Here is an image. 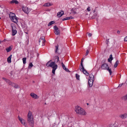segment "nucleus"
Segmentation results:
<instances>
[{"mask_svg": "<svg viewBox=\"0 0 127 127\" xmlns=\"http://www.w3.org/2000/svg\"><path fill=\"white\" fill-rule=\"evenodd\" d=\"M76 79L78 80H80V76L78 74H76Z\"/></svg>", "mask_w": 127, "mask_h": 127, "instance_id": "473e14b6", "label": "nucleus"}, {"mask_svg": "<svg viewBox=\"0 0 127 127\" xmlns=\"http://www.w3.org/2000/svg\"><path fill=\"white\" fill-rule=\"evenodd\" d=\"M94 81V79H90L89 78V79L88 80V83L89 86L90 87H91L93 85Z\"/></svg>", "mask_w": 127, "mask_h": 127, "instance_id": "ddd939ff", "label": "nucleus"}, {"mask_svg": "<svg viewBox=\"0 0 127 127\" xmlns=\"http://www.w3.org/2000/svg\"><path fill=\"white\" fill-rule=\"evenodd\" d=\"M54 62H51L50 63L51 60L49 61L46 64V65L48 67H50L52 68V73L54 75L55 71L57 68L58 65L55 63L59 61V57L57 56H55L54 57Z\"/></svg>", "mask_w": 127, "mask_h": 127, "instance_id": "f257e3e1", "label": "nucleus"}, {"mask_svg": "<svg viewBox=\"0 0 127 127\" xmlns=\"http://www.w3.org/2000/svg\"><path fill=\"white\" fill-rule=\"evenodd\" d=\"M9 84L14 87L15 88H17L19 87V86L18 85H15L14 83L12 82H10Z\"/></svg>", "mask_w": 127, "mask_h": 127, "instance_id": "dca6fc26", "label": "nucleus"}, {"mask_svg": "<svg viewBox=\"0 0 127 127\" xmlns=\"http://www.w3.org/2000/svg\"><path fill=\"white\" fill-rule=\"evenodd\" d=\"M106 70H107L109 72L110 75H111L112 74V72L110 68L109 69L108 67Z\"/></svg>", "mask_w": 127, "mask_h": 127, "instance_id": "7c9ffc66", "label": "nucleus"}, {"mask_svg": "<svg viewBox=\"0 0 127 127\" xmlns=\"http://www.w3.org/2000/svg\"><path fill=\"white\" fill-rule=\"evenodd\" d=\"M87 104L88 105H89V103H87Z\"/></svg>", "mask_w": 127, "mask_h": 127, "instance_id": "de8ad7c7", "label": "nucleus"}, {"mask_svg": "<svg viewBox=\"0 0 127 127\" xmlns=\"http://www.w3.org/2000/svg\"><path fill=\"white\" fill-rule=\"evenodd\" d=\"M112 55L111 54L109 56V58H108V62H110V63L111 62V61L113 60V58L112 57Z\"/></svg>", "mask_w": 127, "mask_h": 127, "instance_id": "5701e85b", "label": "nucleus"}, {"mask_svg": "<svg viewBox=\"0 0 127 127\" xmlns=\"http://www.w3.org/2000/svg\"><path fill=\"white\" fill-rule=\"evenodd\" d=\"M61 64L63 67V69L64 70L66 71L67 72H68L69 71V69L68 68H66L64 65L63 62L61 63Z\"/></svg>", "mask_w": 127, "mask_h": 127, "instance_id": "aec40b11", "label": "nucleus"}, {"mask_svg": "<svg viewBox=\"0 0 127 127\" xmlns=\"http://www.w3.org/2000/svg\"><path fill=\"white\" fill-rule=\"evenodd\" d=\"M119 117L122 119H125L127 117V113H125L119 115Z\"/></svg>", "mask_w": 127, "mask_h": 127, "instance_id": "2eb2a0df", "label": "nucleus"}, {"mask_svg": "<svg viewBox=\"0 0 127 127\" xmlns=\"http://www.w3.org/2000/svg\"><path fill=\"white\" fill-rule=\"evenodd\" d=\"M2 79L4 80L5 81L8 82V83H9L10 82V81L9 80H7L6 78H4V77H3L2 78Z\"/></svg>", "mask_w": 127, "mask_h": 127, "instance_id": "c9c22d12", "label": "nucleus"}, {"mask_svg": "<svg viewBox=\"0 0 127 127\" xmlns=\"http://www.w3.org/2000/svg\"><path fill=\"white\" fill-rule=\"evenodd\" d=\"M12 57V55H11L7 59V61L8 62L10 63L11 62V59Z\"/></svg>", "mask_w": 127, "mask_h": 127, "instance_id": "b1692460", "label": "nucleus"}, {"mask_svg": "<svg viewBox=\"0 0 127 127\" xmlns=\"http://www.w3.org/2000/svg\"><path fill=\"white\" fill-rule=\"evenodd\" d=\"M95 12V10H94V11H93V12H94V13Z\"/></svg>", "mask_w": 127, "mask_h": 127, "instance_id": "49530a36", "label": "nucleus"}, {"mask_svg": "<svg viewBox=\"0 0 127 127\" xmlns=\"http://www.w3.org/2000/svg\"><path fill=\"white\" fill-rule=\"evenodd\" d=\"M18 119L22 125L24 126H25L26 123L25 120L23 119L22 118H21L19 116H18Z\"/></svg>", "mask_w": 127, "mask_h": 127, "instance_id": "9d476101", "label": "nucleus"}, {"mask_svg": "<svg viewBox=\"0 0 127 127\" xmlns=\"http://www.w3.org/2000/svg\"><path fill=\"white\" fill-rule=\"evenodd\" d=\"M124 40L125 41H127V36L124 39Z\"/></svg>", "mask_w": 127, "mask_h": 127, "instance_id": "ea45409f", "label": "nucleus"}, {"mask_svg": "<svg viewBox=\"0 0 127 127\" xmlns=\"http://www.w3.org/2000/svg\"><path fill=\"white\" fill-rule=\"evenodd\" d=\"M123 85L122 84H120L119 85L118 87H121Z\"/></svg>", "mask_w": 127, "mask_h": 127, "instance_id": "37998d69", "label": "nucleus"}, {"mask_svg": "<svg viewBox=\"0 0 127 127\" xmlns=\"http://www.w3.org/2000/svg\"><path fill=\"white\" fill-rule=\"evenodd\" d=\"M87 9L88 11H90L91 10L90 7H89L87 8Z\"/></svg>", "mask_w": 127, "mask_h": 127, "instance_id": "58836bf2", "label": "nucleus"}, {"mask_svg": "<svg viewBox=\"0 0 127 127\" xmlns=\"http://www.w3.org/2000/svg\"><path fill=\"white\" fill-rule=\"evenodd\" d=\"M1 19V18L0 17V19Z\"/></svg>", "mask_w": 127, "mask_h": 127, "instance_id": "603ef678", "label": "nucleus"}, {"mask_svg": "<svg viewBox=\"0 0 127 127\" xmlns=\"http://www.w3.org/2000/svg\"><path fill=\"white\" fill-rule=\"evenodd\" d=\"M84 59L82 58V60H81V65L82 66V67L83 66V63Z\"/></svg>", "mask_w": 127, "mask_h": 127, "instance_id": "f704fd0d", "label": "nucleus"}, {"mask_svg": "<svg viewBox=\"0 0 127 127\" xmlns=\"http://www.w3.org/2000/svg\"><path fill=\"white\" fill-rule=\"evenodd\" d=\"M22 9L23 11L25 13L27 14L29 13V10L28 8V7L23 6L22 7Z\"/></svg>", "mask_w": 127, "mask_h": 127, "instance_id": "9b49d317", "label": "nucleus"}, {"mask_svg": "<svg viewBox=\"0 0 127 127\" xmlns=\"http://www.w3.org/2000/svg\"><path fill=\"white\" fill-rule=\"evenodd\" d=\"M59 46V45H57V46H55V53H57V50L58 49V47Z\"/></svg>", "mask_w": 127, "mask_h": 127, "instance_id": "72a5a7b5", "label": "nucleus"}, {"mask_svg": "<svg viewBox=\"0 0 127 127\" xmlns=\"http://www.w3.org/2000/svg\"><path fill=\"white\" fill-rule=\"evenodd\" d=\"M39 55V54L38 53L37 54V56L38 57V56Z\"/></svg>", "mask_w": 127, "mask_h": 127, "instance_id": "a18cd8bd", "label": "nucleus"}, {"mask_svg": "<svg viewBox=\"0 0 127 127\" xmlns=\"http://www.w3.org/2000/svg\"><path fill=\"white\" fill-rule=\"evenodd\" d=\"M21 26L24 30L26 29L27 28V24L25 23H22L21 24Z\"/></svg>", "mask_w": 127, "mask_h": 127, "instance_id": "a211bd4d", "label": "nucleus"}, {"mask_svg": "<svg viewBox=\"0 0 127 127\" xmlns=\"http://www.w3.org/2000/svg\"><path fill=\"white\" fill-rule=\"evenodd\" d=\"M108 67L107 64L106 63L103 64L101 66V68L102 69L106 70Z\"/></svg>", "mask_w": 127, "mask_h": 127, "instance_id": "f8f14e48", "label": "nucleus"}, {"mask_svg": "<svg viewBox=\"0 0 127 127\" xmlns=\"http://www.w3.org/2000/svg\"><path fill=\"white\" fill-rule=\"evenodd\" d=\"M119 63V61L117 60L115 63L114 66L116 68L118 64Z\"/></svg>", "mask_w": 127, "mask_h": 127, "instance_id": "a878e982", "label": "nucleus"}, {"mask_svg": "<svg viewBox=\"0 0 127 127\" xmlns=\"http://www.w3.org/2000/svg\"><path fill=\"white\" fill-rule=\"evenodd\" d=\"M111 127H117V126L114 125H111Z\"/></svg>", "mask_w": 127, "mask_h": 127, "instance_id": "a19ab883", "label": "nucleus"}, {"mask_svg": "<svg viewBox=\"0 0 127 127\" xmlns=\"http://www.w3.org/2000/svg\"><path fill=\"white\" fill-rule=\"evenodd\" d=\"M95 66H96V65H95ZM95 67L96 66H95V68L94 69H95Z\"/></svg>", "mask_w": 127, "mask_h": 127, "instance_id": "8fccbe9b", "label": "nucleus"}, {"mask_svg": "<svg viewBox=\"0 0 127 127\" xmlns=\"http://www.w3.org/2000/svg\"><path fill=\"white\" fill-rule=\"evenodd\" d=\"M26 33H28L27 32H26Z\"/></svg>", "mask_w": 127, "mask_h": 127, "instance_id": "3c124183", "label": "nucleus"}, {"mask_svg": "<svg viewBox=\"0 0 127 127\" xmlns=\"http://www.w3.org/2000/svg\"><path fill=\"white\" fill-rule=\"evenodd\" d=\"M81 10V9L79 8L74 7L71 9L70 10L71 12V13L75 15L79 13Z\"/></svg>", "mask_w": 127, "mask_h": 127, "instance_id": "39448f33", "label": "nucleus"}, {"mask_svg": "<svg viewBox=\"0 0 127 127\" xmlns=\"http://www.w3.org/2000/svg\"><path fill=\"white\" fill-rule=\"evenodd\" d=\"M88 35L89 37H91L92 35V34L91 33H89L88 34Z\"/></svg>", "mask_w": 127, "mask_h": 127, "instance_id": "79ce46f5", "label": "nucleus"}, {"mask_svg": "<svg viewBox=\"0 0 127 127\" xmlns=\"http://www.w3.org/2000/svg\"><path fill=\"white\" fill-rule=\"evenodd\" d=\"M52 5V4L51 3L49 2H48L44 3V4L43 6H44L48 7L50 6H51Z\"/></svg>", "mask_w": 127, "mask_h": 127, "instance_id": "4be33fe9", "label": "nucleus"}, {"mask_svg": "<svg viewBox=\"0 0 127 127\" xmlns=\"http://www.w3.org/2000/svg\"><path fill=\"white\" fill-rule=\"evenodd\" d=\"M54 28L55 30L54 32L55 34L57 35H59L60 34V31L57 26L56 25L54 27Z\"/></svg>", "mask_w": 127, "mask_h": 127, "instance_id": "6e6552de", "label": "nucleus"}, {"mask_svg": "<svg viewBox=\"0 0 127 127\" xmlns=\"http://www.w3.org/2000/svg\"><path fill=\"white\" fill-rule=\"evenodd\" d=\"M74 19V18L72 16H70L69 17H65L62 20V21H64L67 20H69L71 19Z\"/></svg>", "mask_w": 127, "mask_h": 127, "instance_id": "6ab92c4d", "label": "nucleus"}, {"mask_svg": "<svg viewBox=\"0 0 127 127\" xmlns=\"http://www.w3.org/2000/svg\"><path fill=\"white\" fill-rule=\"evenodd\" d=\"M10 3L11 4L15 3L16 4H18L19 3V2L16 0H12L10 1Z\"/></svg>", "mask_w": 127, "mask_h": 127, "instance_id": "412c9836", "label": "nucleus"}, {"mask_svg": "<svg viewBox=\"0 0 127 127\" xmlns=\"http://www.w3.org/2000/svg\"><path fill=\"white\" fill-rule=\"evenodd\" d=\"M64 14V11H62L61 12H58L57 13V15L58 17H60Z\"/></svg>", "mask_w": 127, "mask_h": 127, "instance_id": "f3484780", "label": "nucleus"}, {"mask_svg": "<svg viewBox=\"0 0 127 127\" xmlns=\"http://www.w3.org/2000/svg\"><path fill=\"white\" fill-rule=\"evenodd\" d=\"M75 111L77 114L82 115H85L86 113L84 110L80 107L77 106L75 108Z\"/></svg>", "mask_w": 127, "mask_h": 127, "instance_id": "7ed1b4c3", "label": "nucleus"}, {"mask_svg": "<svg viewBox=\"0 0 127 127\" xmlns=\"http://www.w3.org/2000/svg\"><path fill=\"white\" fill-rule=\"evenodd\" d=\"M122 98L124 100H127V95L125 96H123L122 97Z\"/></svg>", "mask_w": 127, "mask_h": 127, "instance_id": "bb28decb", "label": "nucleus"}, {"mask_svg": "<svg viewBox=\"0 0 127 127\" xmlns=\"http://www.w3.org/2000/svg\"><path fill=\"white\" fill-rule=\"evenodd\" d=\"M109 39H107L106 40V44H108L109 43Z\"/></svg>", "mask_w": 127, "mask_h": 127, "instance_id": "4c0bfd02", "label": "nucleus"}, {"mask_svg": "<svg viewBox=\"0 0 127 127\" xmlns=\"http://www.w3.org/2000/svg\"><path fill=\"white\" fill-rule=\"evenodd\" d=\"M33 66V65L32 64V63H30L29 65L28 66V68L29 69H31V67H32Z\"/></svg>", "mask_w": 127, "mask_h": 127, "instance_id": "c756f323", "label": "nucleus"}, {"mask_svg": "<svg viewBox=\"0 0 127 127\" xmlns=\"http://www.w3.org/2000/svg\"><path fill=\"white\" fill-rule=\"evenodd\" d=\"M89 50L88 49L86 50V52L85 54L86 56H87L88 55L89 52Z\"/></svg>", "mask_w": 127, "mask_h": 127, "instance_id": "e433bc0d", "label": "nucleus"}, {"mask_svg": "<svg viewBox=\"0 0 127 127\" xmlns=\"http://www.w3.org/2000/svg\"><path fill=\"white\" fill-rule=\"evenodd\" d=\"M27 121L30 125L33 127L34 126V121L33 115L32 112L29 111L27 116Z\"/></svg>", "mask_w": 127, "mask_h": 127, "instance_id": "f03ea898", "label": "nucleus"}, {"mask_svg": "<svg viewBox=\"0 0 127 127\" xmlns=\"http://www.w3.org/2000/svg\"><path fill=\"white\" fill-rule=\"evenodd\" d=\"M46 41L45 40V37H42L40 38L39 40V42L40 44V43L41 42L42 43V45L43 46L45 45V43Z\"/></svg>", "mask_w": 127, "mask_h": 127, "instance_id": "1a4fd4ad", "label": "nucleus"}, {"mask_svg": "<svg viewBox=\"0 0 127 127\" xmlns=\"http://www.w3.org/2000/svg\"><path fill=\"white\" fill-rule=\"evenodd\" d=\"M33 83H34V81H33Z\"/></svg>", "mask_w": 127, "mask_h": 127, "instance_id": "09e8293b", "label": "nucleus"}, {"mask_svg": "<svg viewBox=\"0 0 127 127\" xmlns=\"http://www.w3.org/2000/svg\"><path fill=\"white\" fill-rule=\"evenodd\" d=\"M9 17L11 20L13 22L17 23L18 22V20L15 13L11 12L9 15Z\"/></svg>", "mask_w": 127, "mask_h": 127, "instance_id": "20e7f679", "label": "nucleus"}, {"mask_svg": "<svg viewBox=\"0 0 127 127\" xmlns=\"http://www.w3.org/2000/svg\"><path fill=\"white\" fill-rule=\"evenodd\" d=\"M11 27L12 28V35L13 36L15 35L17 33V31L16 30V28L14 25H11Z\"/></svg>", "mask_w": 127, "mask_h": 127, "instance_id": "423d86ee", "label": "nucleus"}, {"mask_svg": "<svg viewBox=\"0 0 127 127\" xmlns=\"http://www.w3.org/2000/svg\"><path fill=\"white\" fill-rule=\"evenodd\" d=\"M12 49V48L11 46H10L9 47L6 48V50L7 52H8L10 51Z\"/></svg>", "mask_w": 127, "mask_h": 127, "instance_id": "393cba45", "label": "nucleus"}, {"mask_svg": "<svg viewBox=\"0 0 127 127\" xmlns=\"http://www.w3.org/2000/svg\"><path fill=\"white\" fill-rule=\"evenodd\" d=\"M117 33L118 34H119L120 33V32L119 31H117Z\"/></svg>", "mask_w": 127, "mask_h": 127, "instance_id": "c03bdc74", "label": "nucleus"}, {"mask_svg": "<svg viewBox=\"0 0 127 127\" xmlns=\"http://www.w3.org/2000/svg\"><path fill=\"white\" fill-rule=\"evenodd\" d=\"M55 23V22L54 21H52L50 22L48 24V26H49L53 24H54Z\"/></svg>", "mask_w": 127, "mask_h": 127, "instance_id": "c85d7f7f", "label": "nucleus"}, {"mask_svg": "<svg viewBox=\"0 0 127 127\" xmlns=\"http://www.w3.org/2000/svg\"><path fill=\"white\" fill-rule=\"evenodd\" d=\"M81 68H80V70L82 71L83 73L86 76H88L89 73L85 69L83 66Z\"/></svg>", "mask_w": 127, "mask_h": 127, "instance_id": "0eeeda50", "label": "nucleus"}, {"mask_svg": "<svg viewBox=\"0 0 127 127\" xmlns=\"http://www.w3.org/2000/svg\"><path fill=\"white\" fill-rule=\"evenodd\" d=\"M26 58H24L22 59V60L23 64H25L26 63Z\"/></svg>", "mask_w": 127, "mask_h": 127, "instance_id": "2f4dec72", "label": "nucleus"}, {"mask_svg": "<svg viewBox=\"0 0 127 127\" xmlns=\"http://www.w3.org/2000/svg\"><path fill=\"white\" fill-rule=\"evenodd\" d=\"M30 95L32 98L34 99H37L39 97L36 94L33 93H31Z\"/></svg>", "mask_w": 127, "mask_h": 127, "instance_id": "4468645a", "label": "nucleus"}, {"mask_svg": "<svg viewBox=\"0 0 127 127\" xmlns=\"http://www.w3.org/2000/svg\"><path fill=\"white\" fill-rule=\"evenodd\" d=\"M94 76L91 73L89 75V78L90 79H94Z\"/></svg>", "mask_w": 127, "mask_h": 127, "instance_id": "cd10ccee", "label": "nucleus"}]
</instances>
